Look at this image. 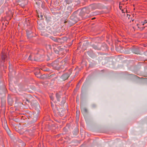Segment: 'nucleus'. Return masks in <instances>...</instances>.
<instances>
[{
	"label": "nucleus",
	"instance_id": "obj_1",
	"mask_svg": "<svg viewBox=\"0 0 147 147\" xmlns=\"http://www.w3.org/2000/svg\"><path fill=\"white\" fill-rule=\"evenodd\" d=\"M84 11H82L80 12V14H78L77 12H74L71 15L70 18L75 23H76L80 20V17L82 18H85L87 16H86L85 13L84 14Z\"/></svg>",
	"mask_w": 147,
	"mask_h": 147
},
{
	"label": "nucleus",
	"instance_id": "obj_2",
	"mask_svg": "<svg viewBox=\"0 0 147 147\" xmlns=\"http://www.w3.org/2000/svg\"><path fill=\"white\" fill-rule=\"evenodd\" d=\"M25 103L28 105H30L33 108H34L35 110L36 109L40 108V106L37 101L34 99L31 100H30L27 99H26Z\"/></svg>",
	"mask_w": 147,
	"mask_h": 147
},
{
	"label": "nucleus",
	"instance_id": "obj_3",
	"mask_svg": "<svg viewBox=\"0 0 147 147\" xmlns=\"http://www.w3.org/2000/svg\"><path fill=\"white\" fill-rule=\"evenodd\" d=\"M61 60V58H58L51 63V66L53 69L58 70L62 67L63 65L60 64Z\"/></svg>",
	"mask_w": 147,
	"mask_h": 147
},
{
	"label": "nucleus",
	"instance_id": "obj_4",
	"mask_svg": "<svg viewBox=\"0 0 147 147\" xmlns=\"http://www.w3.org/2000/svg\"><path fill=\"white\" fill-rule=\"evenodd\" d=\"M45 51L43 49H37L36 50L34 53L36 56H35L34 60L38 61L40 59V57L44 54Z\"/></svg>",
	"mask_w": 147,
	"mask_h": 147
},
{
	"label": "nucleus",
	"instance_id": "obj_5",
	"mask_svg": "<svg viewBox=\"0 0 147 147\" xmlns=\"http://www.w3.org/2000/svg\"><path fill=\"white\" fill-rule=\"evenodd\" d=\"M69 59L68 57H66L62 60L61 61V60L60 61V64L63 65L62 67H61V68H65L66 69V66H69Z\"/></svg>",
	"mask_w": 147,
	"mask_h": 147
},
{
	"label": "nucleus",
	"instance_id": "obj_6",
	"mask_svg": "<svg viewBox=\"0 0 147 147\" xmlns=\"http://www.w3.org/2000/svg\"><path fill=\"white\" fill-rule=\"evenodd\" d=\"M39 109H36V110L34 111L33 117V121L34 122L36 121L38 117V115L39 113Z\"/></svg>",
	"mask_w": 147,
	"mask_h": 147
},
{
	"label": "nucleus",
	"instance_id": "obj_7",
	"mask_svg": "<svg viewBox=\"0 0 147 147\" xmlns=\"http://www.w3.org/2000/svg\"><path fill=\"white\" fill-rule=\"evenodd\" d=\"M67 40V38L66 37H63L61 38H58L57 42H58L59 44L61 45L66 42Z\"/></svg>",
	"mask_w": 147,
	"mask_h": 147
},
{
	"label": "nucleus",
	"instance_id": "obj_8",
	"mask_svg": "<svg viewBox=\"0 0 147 147\" xmlns=\"http://www.w3.org/2000/svg\"><path fill=\"white\" fill-rule=\"evenodd\" d=\"M54 112L57 114L58 115L62 117L64 115L65 113V110L60 109L59 110L57 109L56 110H55Z\"/></svg>",
	"mask_w": 147,
	"mask_h": 147
},
{
	"label": "nucleus",
	"instance_id": "obj_9",
	"mask_svg": "<svg viewBox=\"0 0 147 147\" xmlns=\"http://www.w3.org/2000/svg\"><path fill=\"white\" fill-rule=\"evenodd\" d=\"M13 96L8 95L7 97V101L8 104L10 106H12L13 103Z\"/></svg>",
	"mask_w": 147,
	"mask_h": 147
},
{
	"label": "nucleus",
	"instance_id": "obj_10",
	"mask_svg": "<svg viewBox=\"0 0 147 147\" xmlns=\"http://www.w3.org/2000/svg\"><path fill=\"white\" fill-rule=\"evenodd\" d=\"M131 51L133 53L137 54H140V53L139 49L138 47L132 48Z\"/></svg>",
	"mask_w": 147,
	"mask_h": 147
},
{
	"label": "nucleus",
	"instance_id": "obj_11",
	"mask_svg": "<svg viewBox=\"0 0 147 147\" xmlns=\"http://www.w3.org/2000/svg\"><path fill=\"white\" fill-rule=\"evenodd\" d=\"M92 47L95 49L100 50L101 49V45L100 43L93 44Z\"/></svg>",
	"mask_w": 147,
	"mask_h": 147
},
{
	"label": "nucleus",
	"instance_id": "obj_12",
	"mask_svg": "<svg viewBox=\"0 0 147 147\" xmlns=\"http://www.w3.org/2000/svg\"><path fill=\"white\" fill-rule=\"evenodd\" d=\"M69 76L68 74L66 73L62 75L61 78L63 80H65L67 79Z\"/></svg>",
	"mask_w": 147,
	"mask_h": 147
},
{
	"label": "nucleus",
	"instance_id": "obj_13",
	"mask_svg": "<svg viewBox=\"0 0 147 147\" xmlns=\"http://www.w3.org/2000/svg\"><path fill=\"white\" fill-rule=\"evenodd\" d=\"M41 35L44 36H47L49 35V32L46 30H42L41 31Z\"/></svg>",
	"mask_w": 147,
	"mask_h": 147
},
{
	"label": "nucleus",
	"instance_id": "obj_14",
	"mask_svg": "<svg viewBox=\"0 0 147 147\" xmlns=\"http://www.w3.org/2000/svg\"><path fill=\"white\" fill-rule=\"evenodd\" d=\"M26 32L28 38H32L33 36L32 33L31 31H29L28 30H27Z\"/></svg>",
	"mask_w": 147,
	"mask_h": 147
},
{
	"label": "nucleus",
	"instance_id": "obj_15",
	"mask_svg": "<svg viewBox=\"0 0 147 147\" xmlns=\"http://www.w3.org/2000/svg\"><path fill=\"white\" fill-rule=\"evenodd\" d=\"M66 98L65 97H63L62 99V100L61 102L60 105L62 106H63L66 102Z\"/></svg>",
	"mask_w": 147,
	"mask_h": 147
},
{
	"label": "nucleus",
	"instance_id": "obj_16",
	"mask_svg": "<svg viewBox=\"0 0 147 147\" xmlns=\"http://www.w3.org/2000/svg\"><path fill=\"white\" fill-rule=\"evenodd\" d=\"M40 70L38 69L37 71L35 73V76H36L38 78L40 77V76L41 75V74H40Z\"/></svg>",
	"mask_w": 147,
	"mask_h": 147
},
{
	"label": "nucleus",
	"instance_id": "obj_17",
	"mask_svg": "<svg viewBox=\"0 0 147 147\" xmlns=\"http://www.w3.org/2000/svg\"><path fill=\"white\" fill-rule=\"evenodd\" d=\"M1 59L3 61V62L5 61V59L6 56L5 53H2L1 56Z\"/></svg>",
	"mask_w": 147,
	"mask_h": 147
},
{
	"label": "nucleus",
	"instance_id": "obj_18",
	"mask_svg": "<svg viewBox=\"0 0 147 147\" xmlns=\"http://www.w3.org/2000/svg\"><path fill=\"white\" fill-rule=\"evenodd\" d=\"M56 97L58 101H60V99L61 98V95L58 93H56Z\"/></svg>",
	"mask_w": 147,
	"mask_h": 147
},
{
	"label": "nucleus",
	"instance_id": "obj_19",
	"mask_svg": "<svg viewBox=\"0 0 147 147\" xmlns=\"http://www.w3.org/2000/svg\"><path fill=\"white\" fill-rule=\"evenodd\" d=\"M78 129L77 128H76L73 131V134L74 135H77L78 133Z\"/></svg>",
	"mask_w": 147,
	"mask_h": 147
},
{
	"label": "nucleus",
	"instance_id": "obj_20",
	"mask_svg": "<svg viewBox=\"0 0 147 147\" xmlns=\"http://www.w3.org/2000/svg\"><path fill=\"white\" fill-rule=\"evenodd\" d=\"M50 38L53 41L57 42L58 38L55 37L53 36H51Z\"/></svg>",
	"mask_w": 147,
	"mask_h": 147
},
{
	"label": "nucleus",
	"instance_id": "obj_21",
	"mask_svg": "<svg viewBox=\"0 0 147 147\" xmlns=\"http://www.w3.org/2000/svg\"><path fill=\"white\" fill-rule=\"evenodd\" d=\"M80 114V111H77L76 112V117L78 119H79Z\"/></svg>",
	"mask_w": 147,
	"mask_h": 147
},
{
	"label": "nucleus",
	"instance_id": "obj_22",
	"mask_svg": "<svg viewBox=\"0 0 147 147\" xmlns=\"http://www.w3.org/2000/svg\"><path fill=\"white\" fill-rule=\"evenodd\" d=\"M72 70L71 69H69L68 72L67 73L70 76V75L71 74L72 72Z\"/></svg>",
	"mask_w": 147,
	"mask_h": 147
},
{
	"label": "nucleus",
	"instance_id": "obj_23",
	"mask_svg": "<svg viewBox=\"0 0 147 147\" xmlns=\"http://www.w3.org/2000/svg\"><path fill=\"white\" fill-rule=\"evenodd\" d=\"M55 75V74H51V75H49V78H56V77H54V76Z\"/></svg>",
	"mask_w": 147,
	"mask_h": 147
},
{
	"label": "nucleus",
	"instance_id": "obj_24",
	"mask_svg": "<svg viewBox=\"0 0 147 147\" xmlns=\"http://www.w3.org/2000/svg\"><path fill=\"white\" fill-rule=\"evenodd\" d=\"M81 111L84 112H86L87 111V109L85 108H82L81 109Z\"/></svg>",
	"mask_w": 147,
	"mask_h": 147
},
{
	"label": "nucleus",
	"instance_id": "obj_25",
	"mask_svg": "<svg viewBox=\"0 0 147 147\" xmlns=\"http://www.w3.org/2000/svg\"><path fill=\"white\" fill-rule=\"evenodd\" d=\"M96 107V105L95 104H93L92 105V107L93 109L95 108Z\"/></svg>",
	"mask_w": 147,
	"mask_h": 147
},
{
	"label": "nucleus",
	"instance_id": "obj_26",
	"mask_svg": "<svg viewBox=\"0 0 147 147\" xmlns=\"http://www.w3.org/2000/svg\"><path fill=\"white\" fill-rule=\"evenodd\" d=\"M147 23V20H145L143 22H142V25H144L145 24Z\"/></svg>",
	"mask_w": 147,
	"mask_h": 147
},
{
	"label": "nucleus",
	"instance_id": "obj_27",
	"mask_svg": "<svg viewBox=\"0 0 147 147\" xmlns=\"http://www.w3.org/2000/svg\"><path fill=\"white\" fill-rule=\"evenodd\" d=\"M123 4L120 3H119V7L120 9L121 10L122 8V7L121 5Z\"/></svg>",
	"mask_w": 147,
	"mask_h": 147
},
{
	"label": "nucleus",
	"instance_id": "obj_28",
	"mask_svg": "<svg viewBox=\"0 0 147 147\" xmlns=\"http://www.w3.org/2000/svg\"><path fill=\"white\" fill-rule=\"evenodd\" d=\"M144 55L145 56L144 57L147 59V51L144 53Z\"/></svg>",
	"mask_w": 147,
	"mask_h": 147
},
{
	"label": "nucleus",
	"instance_id": "obj_29",
	"mask_svg": "<svg viewBox=\"0 0 147 147\" xmlns=\"http://www.w3.org/2000/svg\"><path fill=\"white\" fill-rule=\"evenodd\" d=\"M126 15H127V16H126L127 18L129 19V18L130 16V15H129L128 14H127V13Z\"/></svg>",
	"mask_w": 147,
	"mask_h": 147
},
{
	"label": "nucleus",
	"instance_id": "obj_30",
	"mask_svg": "<svg viewBox=\"0 0 147 147\" xmlns=\"http://www.w3.org/2000/svg\"><path fill=\"white\" fill-rule=\"evenodd\" d=\"M38 17L39 18L40 16L41 19H42L43 18V15H38Z\"/></svg>",
	"mask_w": 147,
	"mask_h": 147
},
{
	"label": "nucleus",
	"instance_id": "obj_31",
	"mask_svg": "<svg viewBox=\"0 0 147 147\" xmlns=\"http://www.w3.org/2000/svg\"><path fill=\"white\" fill-rule=\"evenodd\" d=\"M123 15H121V16L123 17H125L126 16V15H125V12L124 13H123Z\"/></svg>",
	"mask_w": 147,
	"mask_h": 147
},
{
	"label": "nucleus",
	"instance_id": "obj_32",
	"mask_svg": "<svg viewBox=\"0 0 147 147\" xmlns=\"http://www.w3.org/2000/svg\"><path fill=\"white\" fill-rule=\"evenodd\" d=\"M121 11H122V13H124L125 12H124V10L123 9H121Z\"/></svg>",
	"mask_w": 147,
	"mask_h": 147
},
{
	"label": "nucleus",
	"instance_id": "obj_33",
	"mask_svg": "<svg viewBox=\"0 0 147 147\" xmlns=\"http://www.w3.org/2000/svg\"><path fill=\"white\" fill-rule=\"evenodd\" d=\"M66 127H65L63 128V130H65V131H66L65 130V129H66Z\"/></svg>",
	"mask_w": 147,
	"mask_h": 147
},
{
	"label": "nucleus",
	"instance_id": "obj_34",
	"mask_svg": "<svg viewBox=\"0 0 147 147\" xmlns=\"http://www.w3.org/2000/svg\"><path fill=\"white\" fill-rule=\"evenodd\" d=\"M40 25H39L38 26V28H39L40 29H41V28H40Z\"/></svg>",
	"mask_w": 147,
	"mask_h": 147
},
{
	"label": "nucleus",
	"instance_id": "obj_35",
	"mask_svg": "<svg viewBox=\"0 0 147 147\" xmlns=\"http://www.w3.org/2000/svg\"><path fill=\"white\" fill-rule=\"evenodd\" d=\"M51 99L53 101V99H54V98H52V97H51Z\"/></svg>",
	"mask_w": 147,
	"mask_h": 147
},
{
	"label": "nucleus",
	"instance_id": "obj_36",
	"mask_svg": "<svg viewBox=\"0 0 147 147\" xmlns=\"http://www.w3.org/2000/svg\"><path fill=\"white\" fill-rule=\"evenodd\" d=\"M144 28H145V27H143L142 28V30H143Z\"/></svg>",
	"mask_w": 147,
	"mask_h": 147
},
{
	"label": "nucleus",
	"instance_id": "obj_37",
	"mask_svg": "<svg viewBox=\"0 0 147 147\" xmlns=\"http://www.w3.org/2000/svg\"><path fill=\"white\" fill-rule=\"evenodd\" d=\"M95 18H92V20L94 19H95Z\"/></svg>",
	"mask_w": 147,
	"mask_h": 147
},
{
	"label": "nucleus",
	"instance_id": "obj_38",
	"mask_svg": "<svg viewBox=\"0 0 147 147\" xmlns=\"http://www.w3.org/2000/svg\"><path fill=\"white\" fill-rule=\"evenodd\" d=\"M55 52L56 53H58V51H57V52H56V51H55Z\"/></svg>",
	"mask_w": 147,
	"mask_h": 147
}]
</instances>
